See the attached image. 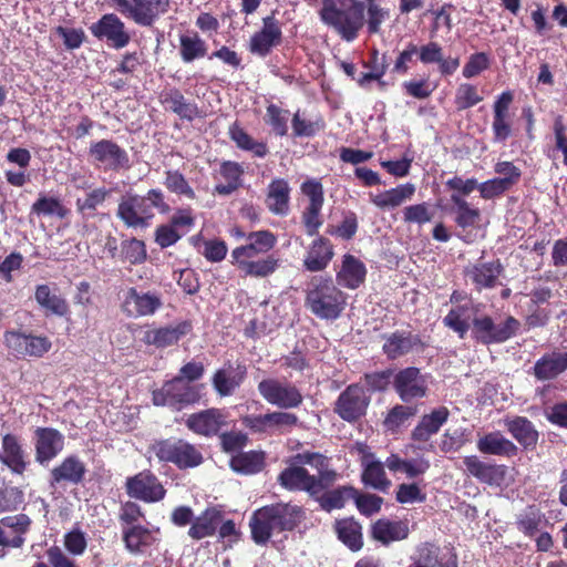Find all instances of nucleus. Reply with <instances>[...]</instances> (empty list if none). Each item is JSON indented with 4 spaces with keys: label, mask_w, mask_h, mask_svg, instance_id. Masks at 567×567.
<instances>
[{
    "label": "nucleus",
    "mask_w": 567,
    "mask_h": 567,
    "mask_svg": "<svg viewBox=\"0 0 567 567\" xmlns=\"http://www.w3.org/2000/svg\"><path fill=\"white\" fill-rule=\"evenodd\" d=\"M480 305L465 303L453 307L443 318V324L464 339L471 330L472 339L483 346L501 344L515 337L520 329V321L507 316L496 323L489 315L475 316L470 322V311L477 312Z\"/></svg>",
    "instance_id": "f257e3e1"
},
{
    "label": "nucleus",
    "mask_w": 567,
    "mask_h": 567,
    "mask_svg": "<svg viewBox=\"0 0 567 567\" xmlns=\"http://www.w3.org/2000/svg\"><path fill=\"white\" fill-rule=\"evenodd\" d=\"M306 519L302 506L275 503L256 509L250 519V535L256 545L265 546L274 533L295 530Z\"/></svg>",
    "instance_id": "f03ea898"
},
{
    "label": "nucleus",
    "mask_w": 567,
    "mask_h": 567,
    "mask_svg": "<svg viewBox=\"0 0 567 567\" xmlns=\"http://www.w3.org/2000/svg\"><path fill=\"white\" fill-rule=\"evenodd\" d=\"M348 296L331 277L313 276L305 289V307L316 318L336 321L347 308Z\"/></svg>",
    "instance_id": "7ed1b4c3"
},
{
    "label": "nucleus",
    "mask_w": 567,
    "mask_h": 567,
    "mask_svg": "<svg viewBox=\"0 0 567 567\" xmlns=\"http://www.w3.org/2000/svg\"><path fill=\"white\" fill-rule=\"evenodd\" d=\"M154 208L161 214L171 210L159 188H152L145 195L128 192L120 199L116 216L127 228L146 229L155 217Z\"/></svg>",
    "instance_id": "20e7f679"
},
{
    "label": "nucleus",
    "mask_w": 567,
    "mask_h": 567,
    "mask_svg": "<svg viewBox=\"0 0 567 567\" xmlns=\"http://www.w3.org/2000/svg\"><path fill=\"white\" fill-rule=\"evenodd\" d=\"M364 3L359 0H322L319 16L324 24L351 42L364 25Z\"/></svg>",
    "instance_id": "39448f33"
},
{
    "label": "nucleus",
    "mask_w": 567,
    "mask_h": 567,
    "mask_svg": "<svg viewBox=\"0 0 567 567\" xmlns=\"http://www.w3.org/2000/svg\"><path fill=\"white\" fill-rule=\"evenodd\" d=\"M151 450L159 462L173 464L181 471L196 468L205 461L199 445L181 437L155 441Z\"/></svg>",
    "instance_id": "423d86ee"
},
{
    "label": "nucleus",
    "mask_w": 567,
    "mask_h": 567,
    "mask_svg": "<svg viewBox=\"0 0 567 567\" xmlns=\"http://www.w3.org/2000/svg\"><path fill=\"white\" fill-rule=\"evenodd\" d=\"M257 389L267 403L282 410L297 409L303 402L301 391L293 383L277 378L262 379Z\"/></svg>",
    "instance_id": "0eeeda50"
},
{
    "label": "nucleus",
    "mask_w": 567,
    "mask_h": 567,
    "mask_svg": "<svg viewBox=\"0 0 567 567\" xmlns=\"http://www.w3.org/2000/svg\"><path fill=\"white\" fill-rule=\"evenodd\" d=\"M371 396L360 383L349 384L338 396L333 412L348 423H355L367 414Z\"/></svg>",
    "instance_id": "6e6552de"
},
{
    "label": "nucleus",
    "mask_w": 567,
    "mask_h": 567,
    "mask_svg": "<svg viewBox=\"0 0 567 567\" xmlns=\"http://www.w3.org/2000/svg\"><path fill=\"white\" fill-rule=\"evenodd\" d=\"M241 423L255 434H284L290 432L299 423L295 413L272 411L266 414H250L241 417Z\"/></svg>",
    "instance_id": "1a4fd4ad"
},
{
    "label": "nucleus",
    "mask_w": 567,
    "mask_h": 567,
    "mask_svg": "<svg viewBox=\"0 0 567 567\" xmlns=\"http://www.w3.org/2000/svg\"><path fill=\"white\" fill-rule=\"evenodd\" d=\"M395 393L402 402L412 403L424 399L429 392L427 375L416 367H406L393 375L392 382Z\"/></svg>",
    "instance_id": "9d476101"
},
{
    "label": "nucleus",
    "mask_w": 567,
    "mask_h": 567,
    "mask_svg": "<svg viewBox=\"0 0 567 567\" xmlns=\"http://www.w3.org/2000/svg\"><path fill=\"white\" fill-rule=\"evenodd\" d=\"M198 398L195 388L185 384L182 378L177 377L166 381L161 389L152 393L154 405L169 406L175 410H181L185 405L197 402Z\"/></svg>",
    "instance_id": "9b49d317"
},
{
    "label": "nucleus",
    "mask_w": 567,
    "mask_h": 567,
    "mask_svg": "<svg viewBox=\"0 0 567 567\" xmlns=\"http://www.w3.org/2000/svg\"><path fill=\"white\" fill-rule=\"evenodd\" d=\"M125 492L131 498L148 504L161 502L166 495V488L151 470L128 476L125 481Z\"/></svg>",
    "instance_id": "f8f14e48"
},
{
    "label": "nucleus",
    "mask_w": 567,
    "mask_h": 567,
    "mask_svg": "<svg viewBox=\"0 0 567 567\" xmlns=\"http://www.w3.org/2000/svg\"><path fill=\"white\" fill-rule=\"evenodd\" d=\"M261 21V28L249 39L248 50L252 55L264 59L282 44L284 33L281 22L276 19L275 12L264 17Z\"/></svg>",
    "instance_id": "ddd939ff"
},
{
    "label": "nucleus",
    "mask_w": 567,
    "mask_h": 567,
    "mask_svg": "<svg viewBox=\"0 0 567 567\" xmlns=\"http://www.w3.org/2000/svg\"><path fill=\"white\" fill-rule=\"evenodd\" d=\"M90 31L97 40L115 50L127 47L132 39L125 23L115 13L103 14L91 24Z\"/></svg>",
    "instance_id": "4468645a"
},
{
    "label": "nucleus",
    "mask_w": 567,
    "mask_h": 567,
    "mask_svg": "<svg viewBox=\"0 0 567 567\" xmlns=\"http://www.w3.org/2000/svg\"><path fill=\"white\" fill-rule=\"evenodd\" d=\"M382 353L389 361H395L413 352H421L426 343L421 336L409 330H395L381 336Z\"/></svg>",
    "instance_id": "2eb2a0df"
},
{
    "label": "nucleus",
    "mask_w": 567,
    "mask_h": 567,
    "mask_svg": "<svg viewBox=\"0 0 567 567\" xmlns=\"http://www.w3.org/2000/svg\"><path fill=\"white\" fill-rule=\"evenodd\" d=\"M89 156L93 163L105 171L118 172L130 167L127 152L113 140L103 138L92 142L89 146Z\"/></svg>",
    "instance_id": "dca6fc26"
},
{
    "label": "nucleus",
    "mask_w": 567,
    "mask_h": 567,
    "mask_svg": "<svg viewBox=\"0 0 567 567\" xmlns=\"http://www.w3.org/2000/svg\"><path fill=\"white\" fill-rule=\"evenodd\" d=\"M85 463L76 454L65 456L49 473V486L53 489L81 485L86 475Z\"/></svg>",
    "instance_id": "f3484780"
},
{
    "label": "nucleus",
    "mask_w": 567,
    "mask_h": 567,
    "mask_svg": "<svg viewBox=\"0 0 567 567\" xmlns=\"http://www.w3.org/2000/svg\"><path fill=\"white\" fill-rule=\"evenodd\" d=\"M228 424V413L224 409L209 408L192 413L185 421L186 427L193 433L204 436H218L220 430Z\"/></svg>",
    "instance_id": "a211bd4d"
},
{
    "label": "nucleus",
    "mask_w": 567,
    "mask_h": 567,
    "mask_svg": "<svg viewBox=\"0 0 567 567\" xmlns=\"http://www.w3.org/2000/svg\"><path fill=\"white\" fill-rule=\"evenodd\" d=\"M505 267L501 259L483 261L480 258L464 269V276L473 285L477 292L487 289H494L499 285V277L504 274Z\"/></svg>",
    "instance_id": "6ab92c4d"
},
{
    "label": "nucleus",
    "mask_w": 567,
    "mask_h": 567,
    "mask_svg": "<svg viewBox=\"0 0 567 567\" xmlns=\"http://www.w3.org/2000/svg\"><path fill=\"white\" fill-rule=\"evenodd\" d=\"M31 526L32 519L24 513L0 518V547L21 548L27 540V534Z\"/></svg>",
    "instance_id": "aec40b11"
},
{
    "label": "nucleus",
    "mask_w": 567,
    "mask_h": 567,
    "mask_svg": "<svg viewBox=\"0 0 567 567\" xmlns=\"http://www.w3.org/2000/svg\"><path fill=\"white\" fill-rule=\"evenodd\" d=\"M1 451L0 462L12 474L23 475L30 465V461L21 437L13 433L3 434L1 437Z\"/></svg>",
    "instance_id": "412c9836"
},
{
    "label": "nucleus",
    "mask_w": 567,
    "mask_h": 567,
    "mask_svg": "<svg viewBox=\"0 0 567 567\" xmlns=\"http://www.w3.org/2000/svg\"><path fill=\"white\" fill-rule=\"evenodd\" d=\"M463 465L468 476L489 486H499L505 481L507 474L506 465L485 462L477 455L464 456Z\"/></svg>",
    "instance_id": "4be33fe9"
},
{
    "label": "nucleus",
    "mask_w": 567,
    "mask_h": 567,
    "mask_svg": "<svg viewBox=\"0 0 567 567\" xmlns=\"http://www.w3.org/2000/svg\"><path fill=\"white\" fill-rule=\"evenodd\" d=\"M158 533V528L140 525L122 529L121 535L126 551L133 556H142L159 544Z\"/></svg>",
    "instance_id": "5701e85b"
},
{
    "label": "nucleus",
    "mask_w": 567,
    "mask_h": 567,
    "mask_svg": "<svg viewBox=\"0 0 567 567\" xmlns=\"http://www.w3.org/2000/svg\"><path fill=\"white\" fill-rule=\"evenodd\" d=\"M64 449V436L54 427H37L34 431L35 461L48 464Z\"/></svg>",
    "instance_id": "b1692460"
},
{
    "label": "nucleus",
    "mask_w": 567,
    "mask_h": 567,
    "mask_svg": "<svg viewBox=\"0 0 567 567\" xmlns=\"http://www.w3.org/2000/svg\"><path fill=\"white\" fill-rule=\"evenodd\" d=\"M193 324L189 320H183L175 326H166L144 331L142 342L146 346H154L164 349L177 344L178 341L190 333Z\"/></svg>",
    "instance_id": "393cba45"
},
{
    "label": "nucleus",
    "mask_w": 567,
    "mask_h": 567,
    "mask_svg": "<svg viewBox=\"0 0 567 567\" xmlns=\"http://www.w3.org/2000/svg\"><path fill=\"white\" fill-rule=\"evenodd\" d=\"M412 565L421 567H458L457 555L450 548L434 543H423L416 548Z\"/></svg>",
    "instance_id": "a878e982"
},
{
    "label": "nucleus",
    "mask_w": 567,
    "mask_h": 567,
    "mask_svg": "<svg viewBox=\"0 0 567 567\" xmlns=\"http://www.w3.org/2000/svg\"><path fill=\"white\" fill-rule=\"evenodd\" d=\"M230 257L231 265L246 277L267 278L280 267V259L276 255H254V257H244L245 259L240 260L231 250Z\"/></svg>",
    "instance_id": "bb28decb"
},
{
    "label": "nucleus",
    "mask_w": 567,
    "mask_h": 567,
    "mask_svg": "<svg viewBox=\"0 0 567 567\" xmlns=\"http://www.w3.org/2000/svg\"><path fill=\"white\" fill-rule=\"evenodd\" d=\"M514 94L512 91L502 92L493 104V141L504 143L512 135V122L509 118V107L513 103Z\"/></svg>",
    "instance_id": "cd10ccee"
},
{
    "label": "nucleus",
    "mask_w": 567,
    "mask_h": 567,
    "mask_svg": "<svg viewBox=\"0 0 567 567\" xmlns=\"http://www.w3.org/2000/svg\"><path fill=\"white\" fill-rule=\"evenodd\" d=\"M567 371V347L555 348L544 353L533 367V375L538 381H551Z\"/></svg>",
    "instance_id": "c85d7f7f"
},
{
    "label": "nucleus",
    "mask_w": 567,
    "mask_h": 567,
    "mask_svg": "<svg viewBox=\"0 0 567 567\" xmlns=\"http://www.w3.org/2000/svg\"><path fill=\"white\" fill-rule=\"evenodd\" d=\"M162 305L158 295L140 292L132 287L126 291L122 308L127 316L138 318L154 315Z\"/></svg>",
    "instance_id": "c756f323"
},
{
    "label": "nucleus",
    "mask_w": 567,
    "mask_h": 567,
    "mask_svg": "<svg viewBox=\"0 0 567 567\" xmlns=\"http://www.w3.org/2000/svg\"><path fill=\"white\" fill-rule=\"evenodd\" d=\"M247 375L245 364L238 363L236 368L227 362L223 368L216 370L212 378V384L217 394L221 398L231 395L240 386Z\"/></svg>",
    "instance_id": "7c9ffc66"
},
{
    "label": "nucleus",
    "mask_w": 567,
    "mask_h": 567,
    "mask_svg": "<svg viewBox=\"0 0 567 567\" xmlns=\"http://www.w3.org/2000/svg\"><path fill=\"white\" fill-rule=\"evenodd\" d=\"M277 236L268 230H257L250 231L247 235V240L245 244L234 248V254L236 258L243 260L246 258L254 257V255H270L269 252L277 245Z\"/></svg>",
    "instance_id": "2f4dec72"
},
{
    "label": "nucleus",
    "mask_w": 567,
    "mask_h": 567,
    "mask_svg": "<svg viewBox=\"0 0 567 567\" xmlns=\"http://www.w3.org/2000/svg\"><path fill=\"white\" fill-rule=\"evenodd\" d=\"M334 256L333 245L329 238L319 236L309 245L302 266L310 272H319L327 269Z\"/></svg>",
    "instance_id": "473e14b6"
},
{
    "label": "nucleus",
    "mask_w": 567,
    "mask_h": 567,
    "mask_svg": "<svg viewBox=\"0 0 567 567\" xmlns=\"http://www.w3.org/2000/svg\"><path fill=\"white\" fill-rule=\"evenodd\" d=\"M158 100L165 110L173 112L181 120L194 121L200 116L195 102H189L177 87L165 89L159 93Z\"/></svg>",
    "instance_id": "72a5a7b5"
},
{
    "label": "nucleus",
    "mask_w": 567,
    "mask_h": 567,
    "mask_svg": "<svg viewBox=\"0 0 567 567\" xmlns=\"http://www.w3.org/2000/svg\"><path fill=\"white\" fill-rule=\"evenodd\" d=\"M277 482L289 492L302 491L313 497L315 475H311L303 466L289 463L278 475Z\"/></svg>",
    "instance_id": "f704fd0d"
},
{
    "label": "nucleus",
    "mask_w": 567,
    "mask_h": 567,
    "mask_svg": "<svg viewBox=\"0 0 567 567\" xmlns=\"http://www.w3.org/2000/svg\"><path fill=\"white\" fill-rule=\"evenodd\" d=\"M476 447L485 455L511 458L518 454L516 444L504 436L499 431L488 432L480 436L476 442Z\"/></svg>",
    "instance_id": "c9c22d12"
},
{
    "label": "nucleus",
    "mask_w": 567,
    "mask_h": 567,
    "mask_svg": "<svg viewBox=\"0 0 567 567\" xmlns=\"http://www.w3.org/2000/svg\"><path fill=\"white\" fill-rule=\"evenodd\" d=\"M224 518V513L216 506L207 507L198 516L195 517L188 529V536L193 540H202L213 537L217 533V528Z\"/></svg>",
    "instance_id": "e433bc0d"
},
{
    "label": "nucleus",
    "mask_w": 567,
    "mask_h": 567,
    "mask_svg": "<svg viewBox=\"0 0 567 567\" xmlns=\"http://www.w3.org/2000/svg\"><path fill=\"white\" fill-rule=\"evenodd\" d=\"M449 416L450 411L446 406H440L432 410L431 413L424 414L417 425L412 430L411 439L414 442H427L440 431L443 424L447 422Z\"/></svg>",
    "instance_id": "4c0bfd02"
},
{
    "label": "nucleus",
    "mask_w": 567,
    "mask_h": 567,
    "mask_svg": "<svg viewBox=\"0 0 567 567\" xmlns=\"http://www.w3.org/2000/svg\"><path fill=\"white\" fill-rule=\"evenodd\" d=\"M291 188L285 178H275L267 188L266 206L276 216H287L290 212Z\"/></svg>",
    "instance_id": "58836bf2"
},
{
    "label": "nucleus",
    "mask_w": 567,
    "mask_h": 567,
    "mask_svg": "<svg viewBox=\"0 0 567 567\" xmlns=\"http://www.w3.org/2000/svg\"><path fill=\"white\" fill-rule=\"evenodd\" d=\"M365 276V265L359 258L351 254L343 255L341 268L336 275L339 285L354 290L364 282Z\"/></svg>",
    "instance_id": "ea45409f"
},
{
    "label": "nucleus",
    "mask_w": 567,
    "mask_h": 567,
    "mask_svg": "<svg viewBox=\"0 0 567 567\" xmlns=\"http://www.w3.org/2000/svg\"><path fill=\"white\" fill-rule=\"evenodd\" d=\"M133 21L141 27H152L169 9L171 0H132Z\"/></svg>",
    "instance_id": "a19ab883"
},
{
    "label": "nucleus",
    "mask_w": 567,
    "mask_h": 567,
    "mask_svg": "<svg viewBox=\"0 0 567 567\" xmlns=\"http://www.w3.org/2000/svg\"><path fill=\"white\" fill-rule=\"evenodd\" d=\"M409 533V525L403 520H390L386 518H381L374 522L371 526L372 538L382 543L383 545L403 540L408 538Z\"/></svg>",
    "instance_id": "79ce46f5"
},
{
    "label": "nucleus",
    "mask_w": 567,
    "mask_h": 567,
    "mask_svg": "<svg viewBox=\"0 0 567 567\" xmlns=\"http://www.w3.org/2000/svg\"><path fill=\"white\" fill-rule=\"evenodd\" d=\"M414 193L415 186L412 183H405L375 195L370 194V200L381 210H389L401 206L406 200H410Z\"/></svg>",
    "instance_id": "37998d69"
},
{
    "label": "nucleus",
    "mask_w": 567,
    "mask_h": 567,
    "mask_svg": "<svg viewBox=\"0 0 567 567\" xmlns=\"http://www.w3.org/2000/svg\"><path fill=\"white\" fill-rule=\"evenodd\" d=\"M508 433L526 450L537 445L539 433L527 417L514 416L505 420Z\"/></svg>",
    "instance_id": "c03bdc74"
},
{
    "label": "nucleus",
    "mask_w": 567,
    "mask_h": 567,
    "mask_svg": "<svg viewBox=\"0 0 567 567\" xmlns=\"http://www.w3.org/2000/svg\"><path fill=\"white\" fill-rule=\"evenodd\" d=\"M333 530L337 538L352 551L363 547L362 526L353 517L336 519Z\"/></svg>",
    "instance_id": "a18cd8bd"
},
{
    "label": "nucleus",
    "mask_w": 567,
    "mask_h": 567,
    "mask_svg": "<svg viewBox=\"0 0 567 567\" xmlns=\"http://www.w3.org/2000/svg\"><path fill=\"white\" fill-rule=\"evenodd\" d=\"M34 299L47 315L64 317L69 313L66 300L55 293L48 284H41L35 287Z\"/></svg>",
    "instance_id": "49530a36"
},
{
    "label": "nucleus",
    "mask_w": 567,
    "mask_h": 567,
    "mask_svg": "<svg viewBox=\"0 0 567 567\" xmlns=\"http://www.w3.org/2000/svg\"><path fill=\"white\" fill-rule=\"evenodd\" d=\"M228 135L237 148L251 153L254 157L265 158L269 153L267 143L255 140L238 122L229 126Z\"/></svg>",
    "instance_id": "de8ad7c7"
},
{
    "label": "nucleus",
    "mask_w": 567,
    "mask_h": 567,
    "mask_svg": "<svg viewBox=\"0 0 567 567\" xmlns=\"http://www.w3.org/2000/svg\"><path fill=\"white\" fill-rule=\"evenodd\" d=\"M546 522L545 514L536 505H528L517 516L516 528L526 537L534 538Z\"/></svg>",
    "instance_id": "09e8293b"
},
{
    "label": "nucleus",
    "mask_w": 567,
    "mask_h": 567,
    "mask_svg": "<svg viewBox=\"0 0 567 567\" xmlns=\"http://www.w3.org/2000/svg\"><path fill=\"white\" fill-rule=\"evenodd\" d=\"M110 194L111 190L105 187L90 189L84 197L76 198V213L84 220L95 217L97 207L104 204Z\"/></svg>",
    "instance_id": "8fccbe9b"
},
{
    "label": "nucleus",
    "mask_w": 567,
    "mask_h": 567,
    "mask_svg": "<svg viewBox=\"0 0 567 567\" xmlns=\"http://www.w3.org/2000/svg\"><path fill=\"white\" fill-rule=\"evenodd\" d=\"M208 47L197 32L179 35V55L184 63L207 56Z\"/></svg>",
    "instance_id": "3c124183"
},
{
    "label": "nucleus",
    "mask_w": 567,
    "mask_h": 567,
    "mask_svg": "<svg viewBox=\"0 0 567 567\" xmlns=\"http://www.w3.org/2000/svg\"><path fill=\"white\" fill-rule=\"evenodd\" d=\"M219 173L227 183L215 186V193L218 195H230L241 186V177L245 173L241 164L234 161H224L220 164Z\"/></svg>",
    "instance_id": "603ef678"
},
{
    "label": "nucleus",
    "mask_w": 567,
    "mask_h": 567,
    "mask_svg": "<svg viewBox=\"0 0 567 567\" xmlns=\"http://www.w3.org/2000/svg\"><path fill=\"white\" fill-rule=\"evenodd\" d=\"M265 458L262 451L239 452L230 458V467L237 473L256 474L264 468Z\"/></svg>",
    "instance_id": "864d4df0"
},
{
    "label": "nucleus",
    "mask_w": 567,
    "mask_h": 567,
    "mask_svg": "<svg viewBox=\"0 0 567 567\" xmlns=\"http://www.w3.org/2000/svg\"><path fill=\"white\" fill-rule=\"evenodd\" d=\"M368 457H373V454L369 453L364 456V468L361 475L363 484L367 486H371L374 489H379L382 492L386 491L391 485V482L386 477L383 464L379 461L368 462Z\"/></svg>",
    "instance_id": "5fc2aeb1"
},
{
    "label": "nucleus",
    "mask_w": 567,
    "mask_h": 567,
    "mask_svg": "<svg viewBox=\"0 0 567 567\" xmlns=\"http://www.w3.org/2000/svg\"><path fill=\"white\" fill-rule=\"evenodd\" d=\"M354 494H357V489L354 487L339 486L315 497L323 511L331 512L332 509H340L344 507L347 501L350 498L352 499Z\"/></svg>",
    "instance_id": "6e6d98bb"
},
{
    "label": "nucleus",
    "mask_w": 567,
    "mask_h": 567,
    "mask_svg": "<svg viewBox=\"0 0 567 567\" xmlns=\"http://www.w3.org/2000/svg\"><path fill=\"white\" fill-rule=\"evenodd\" d=\"M292 133L296 137H313L326 127L322 115L307 120L302 116L300 110H297L291 118Z\"/></svg>",
    "instance_id": "4d7b16f0"
},
{
    "label": "nucleus",
    "mask_w": 567,
    "mask_h": 567,
    "mask_svg": "<svg viewBox=\"0 0 567 567\" xmlns=\"http://www.w3.org/2000/svg\"><path fill=\"white\" fill-rule=\"evenodd\" d=\"M147 259L146 245L143 240L135 237L121 241L118 260L130 265H141Z\"/></svg>",
    "instance_id": "13d9d810"
},
{
    "label": "nucleus",
    "mask_w": 567,
    "mask_h": 567,
    "mask_svg": "<svg viewBox=\"0 0 567 567\" xmlns=\"http://www.w3.org/2000/svg\"><path fill=\"white\" fill-rule=\"evenodd\" d=\"M31 213L37 216H56L64 219L70 214V209L58 197L40 195L32 204Z\"/></svg>",
    "instance_id": "bf43d9fd"
},
{
    "label": "nucleus",
    "mask_w": 567,
    "mask_h": 567,
    "mask_svg": "<svg viewBox=\"0 0 567 567\" xmlns=\"http://www.w3.org/2000/svg\"><path fill=\"white\" fill-rule=\"evenodd\" d=\"M451 202L455 206V223L458 227L466 229L475 226L480 220L481 213L478 208H473L470 204L460 195L453 193L451 195Z\"/></svg>",
    "instance_id": "052dcab7"
},
{
    "label": "nucleus",
    "mask_w": 567,
    "mask_h": 567,
    "mask_svg": "<svg viewBox=\"0 0 567 567\" xmlns=\"http://www.w3.org/2000/svg\"><path fill=\"white\" fill-rule=\"evenodd\" d=\"M290 112L275 103H269L266 107L265 123L269 125L277 136L288 134V121Z\"/></svg>",
    "instance_id": "680f3d73"
},
{
    "label": "nucleus",
    "mask_w": 567,
    "mask_h": 567,
    "mask_svg": "<svg viewBox=\"0 0 567 567\" xmlns=\"http://www.w3.org/2000/svg\"><path fill=\"white\" fill-rule=\"evenodd\" d=\"M164 185L173 194L183 195L189 199L196 198V193L178 169H168L165 172Z\"/></svg>",
    "instance_id": "e2e57ef3"
},
{
    "label": "nucleus",
    "mask_w": 567,
    "mask_h": 567,
    "mask_svg": "<svg viewBox=\"0 0 567 567\" xmlns=\"http://www.w3.org/2000/svg\"><path fill=\"white\" fill-rule=\"evenodd\" d=\"M145 518L143 508L133 501H126L121 504L118 511V522L121 524V530L130 528L131 526H140L141 519Z\"/></svg>",
    "instance_id": "0e129e2a"
},
{
    "label": "nucleus",
    "mask_w": 567,
    "mask_h": 567,
    "mask_svg": "<svg viewBox=\"0 0 567 567\" xmlns=\"http://www.w3.org/2000/svg\"><path fill=\"white\" fill-rule=\"evenodd\" d=\"M24 503V493L17 486L0 487V514L16 512Z\"/></svg>",
    "instance_id": "69168bd1"
},
{
    "label": "nucleus",
    "mask_w": 567,
    "mask_h": 567,
    "mask_svg": "<svg viewBox=\"0 0 567 567\" xmlns=\"http://www.w3.org/2000/svg\"><path fill=\"white\" fill-rule=\"evenodd\" d=\"M481 101H483V96L478 94L475 85L463 83L457 87L454 100L457 111L471 109Z\"/></svg>",
    "instance_id": "338daca9"
},
{
    "label": "nucleus",
    "mask_w": 567,
    "mask_h": 567,
    "mask_svg": "<svg viewBox=\"0 0 567 567\" xmlns=\"http://www.w3.org/2000/svg\"><path fill=\"white\" fill-rule=\"evenodd\" d=\"M63 545L72 556H82L87 548L86 534L79 527L71 529L63 536Z\"/></svg>",
    "instance_id": "774afa93"
}]
</instances>
